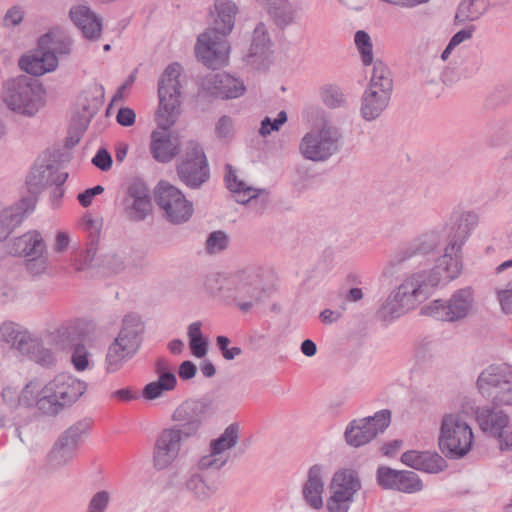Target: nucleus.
Returning <instances> with one entry per match:
<instances>
[{
	"instance_id": "nucleus-1",
	"label": "nucleus",
	"mask_w": 512,
	"mask_h": 512,
	"mask_svg": "<svg viewBox=\"0 0 512 512\" xmlns=\"http://www.w3.org/2000/svg\"><path fill=\"white\" fill-rule=\"evenodd\" d=\"M182 67L179 63L169 64L158 82L159 107L156 114L158 127L163 132L154 131L151 135L150 150L155 160L169 162L179 153L167 131L176 123L180 115L181 91L179 77Z\"/></svg>"
},
{
	"instance_id": "nucleus-2",
	"label": "nucleus",
	"mask_w": 512,
	"mask_h": 512,
	"mask_svg": "<svg viewBox=\"0 0 512 512\" xmlns=\"http://www.w3.org/2000/svg\"><path fill=\"white\" fill-rule=\"evenodd\" d=\"M442 282L445 283L444 276L434 267L406 275L381 303L375 314L376 319L390 324L425 301Z\"/></svg>"
},
{
	"instance_id": "nucleus-3",
	"label": "nucleus",
	"mask_w": 512,
	"mask_h": 512,
	"mask_svg": "<svg viewBox=\"0 0 512 512\" xmlns=\"http://www.w3.org/2000/svg\"><path fill=\"white\" fill-rule=\"evenodd\" d=\"M219 290L225 301L242 313L252 311L266 298L263 278L256 269H247L233 275Z\"/></svg>"
},
{
	"instance_id": "nucleus-4",
	"label": "nucleus",
	"mask_w": 512,
	"mask_h": 512,
	"mask_svg": "<svg viewBox=\"0 0 512 512\" xmlns=\"http://www.w3.org/2000/svg\"><path fill=\"white\" fill-rule=\"evenodd\" d=\"M144 325L139 315H125L117 337L109 345L105 357V369L108 373L119 371L132 359L142 344Z\"/></svg>"
},
{
	"instance_id": "nucleus-5",
	"label": "nucleus",
	"mask_w": 512,
	"mask_h": 512,
	"mask_svg": "<svg viewBox=\"0 0 512 512\" xmlns=\"http://www.w3.org/2000/svg\"><path fill=\"white\" fill-rule=\"evenodd\" d=\"M86 389L84 381L67 373L58 374L41 389L38 409L44 414L55 415L76 402Z\"/></svg>"
},
{
	"instance_id": "nucleus-6",
	"label": "nucleus",
	"mask_w": 512,
	"mask_h": 512,
	"mask_svg": "<svg viewBox=\"0 0 512 512\" xmlns=\"http://www.w3.org/2000/svg\"><path fill=\"white\" fill-rule=\"evenodd\" d=\"M1 98L8 109L29 118L34 117L44 105L41 86L26 76L6 81Z\"/></svg>"
},
{
	"instance_id": "nucleus-7",
	"label": "nucleus",
	"mask_w": 512,
	"mask_h": 512,
	"mask_svg": "<svg viewBox=\"0 0 512 512\" xmlns=\"http://www.w3.org/2000/svg\"><path fill=\"white\" fill-rule=\"evenodd\" d=\"M478 222L479 217L475 212H464L459 217L455 235L445 247L444 254L436 260L434 266L444 276L445 283L456 279L460 275L462 271V246L478 225Z\"/></svg>"
},
{
	"instance_id": "nucleus-8",
	"label": "nucleus",
	"mask_w": 512,
	"mask_h": 512,
	"mask_svg": "<svg viewBox=\"0 0 512 512\" xmlns=\"http://www.w3.org/2000/svg\"><path fill=\"white\" fill-rule=\"evenodd\" d=\"M474 435L471 427L458 414H447L443 417L439 448L449 459H461L471 450Z\"/></svg>"
},
{
	"instance_id": "nucleus-9",
	"label": "nucleus",
	"mask_w": 512,
	"mask_h": 512,
	"mask_svg": "<svg viewBox=\"0 0 512 512\" xmlns=\"http://www.w3.org/2000/svg\"><path fill=\"white\" fill-rule=\"evenodd\" d=\"M477 388L495 406H512V366H488L478 376Z\"/></svg>"
},
{
	"instance_id": "nucleus-10",
	"label": "nucleus",
	"mask_w": 512,
	"mask_h": 512,
	"mask_svg": "<svg viewBox=\"0 0 512 512\" xmlns=\"http://www.w3.org/2000/svg\"><path fill=\"white\" fill-rule=\"evenodd\" d=\"M176 172L179 180L190 189H200L210 178V168L199 143L189 141L185 153L177 163Z\"/></svg>"
},
{
	"instance_id": "nucleus-11",
	"label": "nucleus",
	"mask_w": 512,
	"mask_h": 512,
	"mask_svg": "<svg viewBox=\"0 0 512 512\" xmlns=\"http://www.w3.org/2000/svg\"><path fill=\"white\" fill-rule=\"evenodd\" d=\"M341 140V130L325 124L320 130L307 133L302 138L300 151L305 159L324 162L339 151Z\"/></svg>"
},
{
	"instance_id": "nucleus-12",
	"label": "nucleus",
	"mask_w": 512,
	"mask_h": 512,
	"mask_svg": "<svg viewBox=\"0 0 512 512\" xmlns=\"http://www.w3.org/2000/svg\"><path fill=\"white\" fill-rule=\"evenodd\" d=\"M474 302L471 288L456 290L448 300L436 299L422 307L424 315L439 321L457 322L466 318Z\"/></svg>"
},
{
	"instance_id": "nucleus-13",
	"label": "nucleus",
	"mask_w": 512,
	"mask_h": 512,
	"mask_svg": "<svg viewBox=\"0 0 512 512\" xmlns=\"http://www.w3.org/2000/svg\"><path fill=\"white\" fill-rule=\"evenodd\" d=\"M390 421L391 412L387 409L380 410L373 416L353 419L345 427L344 440L350 447H362L383 433Z\"/></svg>"
},
{
	"instance_id": "nucleus-14",
	"label": "nucleus",
	"mask_w": 512,
	"mask_h": 512,
	"mask_svg": "<svg viewBox=\"0 0 512 512\" xmlns=\"http://www.w3.org/2000/svg\"><path fill=\"white\" fill-rule=\"evenodd\" d=\"M92 427L90 418L81 419L60 434L54 443L50 453L49 461L55 467H62L73 461L83 438Z\"/></svg>"
},
{
	"instance_id": "nucleus-15",
	"label": "nucleus",
	"mask_w": 512,
	"mask_h": 512,
	"mask_svg": "<svg viewBox=\"0 0 512 512\" xmlns=\"http://www.w3.org/2000/svg\"><path fill=\"white\" fill-rule=\"evenodd\" d=\"M155 200L172 224L187 222L193 214L192 203L180 189L168 182L161 181L158 184Z\"/></svg>"
},
{
	"instance_id": "nucleus-16",
	"label": "nucleus",
	"mask_w": 512,
	"mask_h": 512,
	"mask_svg": "<svg viewBox=\"0 0 512 512\" xmlns=\"http://www.w3.org/2000/svg\"><path fill=\"white\" fill-rule=\"evenodd\" d=\"M211 408L207 399L187 400L180 404L173 413V420L185 439L197 435Z\"/></svg>"
},
{
	"instance_id": "nucleus-17",
	"label": "nucleus",
	"mask_w": 512,
	"mask_h": 512,
	"mask_svg": "<svg viewBox=\"0 0 512 512\" xmlns=\"http://www.w3.org/2000/svg\"><path fill=\"white\" fill-rule=\"evenodd\" d=\"M229 49L227 38L223 34L207 29L198 36L195 53L205 66L217 69L227 62Z\"/></svg>"
},
{
	"instance_id": "nucleus-18",
	"label": "nucleus",
	"mask_w": 512,
	"mask_h": 512,
	"mask_svg": "<svg viewBox=\"0 0 512 512\" xmlns=\"http://www.w3.org/2000/svg\"><path fill=\"white\" fill-rule=\"evenodd\" d=\"M184 435L177 427L163 429L153 447V464L157 470L168 468L178 458Z\"/></svg>"
},
{
	"instance_id": "nucleus-19",
	"label": "nucleus",
	"mask_w": 512,
	"mask_h": 512,
	"mask_svg": "<svg viewBox=\"0 0 512 512\" xmlns=\"http://www.w3.org/2000/svg\"><path fill=\"white\" fill-rule=\"evenodd\" d=\"M443 241L441 230L432 229L423 232L399 249L390 260L392 266H397L416 255H428L435 252Z\"/></svg>"
},
{
	"instance_id": "nucleus-20",
	"label": "nucleus",
	"mask_w": 512,
	"mask_h": 512,
	"mask_svg": "<svg viewBox=\"0 0 512 512\" xmlns=\"http://www.w3.org/2000/svg\"><path fill=\"white\" fill-rule=\"evenodd\" d=\"M377 483L384 489H392L412 494L422 490L423 483L419 476L408 470H395L387 466L377 469Z\"/></svg>"
},
{
	"instance_id": "nucleus-21",
	"label": "nucleus",
	"mask_w": 512,
	"mask_h": 512,
	"mask_svg": "<svg viewBox=\"0 0 512 512\" xmlns=\"http://www.w3.org/2000/svg\"><path fill=\"white\" fill-rule=\"evenodd\" d=\"M203 86L209 94L222 100L239 98L246 91L244 82L227 72L207 76Z\"/></svg>"
},
{
	"instance_id": "nucleus-22",
	"label": "nucleus",
	"mask_w": 512,
	"mask_h": 512,
	"mask_svg": "<svg viewBox=\"0 0 512 512\" xmlns=\"http://www.w3.org/2000/svg\"><path fill=\"white\" fill-rule=\"evenodd\" d=\"M61 172L58 165L50 159L36 160L32 166L29 174L26 177V185L31 197L26 199H35L37 202V195L40 194L48 186H51L56 179V176Z\"/></svg>"
},
{
	"instance_id": "nucleus-23",
	"label": "nucleus",
	"mask_w": 512,
	"mask_h": 512,
	"mask_svg": "<svg viewBox=\"0 0 512 512\" xmlns=\"http://www.w3.org/2000/svg\"><path fill=\"white\" fill-rule=\"evenodd\" d=\"M271 54V40L264 23H258L254 28L252 42L245 57L247 65L254 69H266Z\"/></svg>"
},
{
	"instance_id": "nucleus-24",
	"label": "nucleus",
	"mask_w": 512,
	"mask_h": 512,
	"mask_svg": "<svg viewBox=\"0 0 512 512\" xmlns=\"http://www.w3.org/2000/svg\"><path fill=\"white\" fill-rule=\"evenodd\" d=\"M182 485L193 500L201 503L209 501L219 490L217 480L210 479L204 473L193 471V469L183 476Z\"/></svg>"
},
{
	"instance_id": "nucleus-25",
	"label": "nucleus",
	"mask_w": 512,
	"mask_h": 512,
	"mask_svg": "<svg viewBox=\"0 0 512 512\" xmlns=\"http://www.w3.org/2000/svg\"><path fill=\"white\" fill-rule=\"evenodd\" d=\"M14 349L43 367L50 368L55 365L54 353L44 346L41 339L29 332L21 336Z\"/></svg>"
},
{
	"instance_id": "nucleus-26",
	"label": "nucleus",
	"mask_w": 512,
	"mask_h": 512,
	"mask_svg": "<svg viewBox=\"0 0 512 512\" xmlns=\"http://www.w3.org/2000/svg\"><path fill=\"white\" fill-rule=\"evenodd\" d=\"M69 16L84 38L97 40L101 36L102 19L89 6L84 4L72 6Z\"/></svg>"
},
{
	"instance_id": "nucleus-27",
	"label": "nucleus",
	"mask_w": 512,
	"mask_h": 512,
	"mask_svg": "<svg viewBox=\"0 0 512 512\" xmlns=\"http://www.w3.org/2000/svg\"><path fill=\"white\" fill-rule=\"evenodd\" d=\"M7 252L13 256L32 257L35 261L46 252V244L38 231H29L8 242Z\"/></svg>"
},
{
	"instance_id": "nucleus-28",
	"label": "nucleus",
	"mask_w": 512,
	"mask_h": 512,
	"mask_svg": "<svg viewBox=\"0 0 512 512\" xmlns=\"http://www.w3.org/2000/svg\"><path fill=\"white\" fill-rule=\"evenodd\" d=\"M401 462L415 470L436 474L443 471L447 463L437 452L409 450L401 455Z\"/></svg>"
},
{
	"instance_id": "nucleus-29",
	"label": "nucleus",
	"mask_w": 512,
	"mask_h": 512,
	"mask_svg": "<svg viewBox=\"0 0 512 512\" xmlns=\"http://www.w3.org/2000/svg\"><path fill=\"white\" fill-rule=\"evenodd\" d=\"M34 209L35 199H21L17 205L0 211V242L5 240Z\"/></svg>"
},
{
	"instance_id": "nucleus-30",
	"label": "nucleus",
	"mask_w": 512,
	"mask_h": 512,
	"mask_svg": "<svg viewBox=\"0 0 512 512\" xmlns=\"http://www.w3.org/2000/svg\"><path fill=\"white\" fill-rule=\"evenodd\" d=\"M57 56L49 50L38 49L31 55H25L19 60V67L28 74L42 76L56 69Z\"/></svg>"
},
{
	"instance_id": "nucleus-31",
	"label": "nucleus",
	"mask_w": 512,
	"mask_h": 512,
	"mask_svg": "<svg viewBox=\"0 0 512 512\" xmlns=\"http://www.w3.org/2000/svg\"><path fill=\"white\" fill-rule=\"evenodd\" d=\"M390 93L366 88L361 96L360 115L366 121L376 120L387 109Z\"/></svg>"
},
{
	"instance_id": "nucleus-32",
	"label": "nucleus",
	"mask_w": 512,
	"mask_h": 512,
	"mask_svg": "<svg viewBox=\"0 0 512 512\" xmlns=\"http://www.w3.org/2000/svg\"><path fill=\"white\" fill-rule=\"evenodd\" d=\"M324 492L323 466L315 464L308 470L307 480L303 485L302 494L307 505L319 510L323 507Z\"/></svg>"
},
{
	"instance_id": "nucleus-33",
	"label": "nucleus",
	"mask_w": 512,
	"mask_h": 512,
	"mask_svg": "<svg viewBox=\"0 0 512 512\" xmlns=\"http://www.w3.org/2000/svg\"><path fill=\"white\" fill-rule=\"evenodd\" d=\"M476 419L483 432L497 439L502 436V433L510 425L509 416L493 407L478 409Z\"/></svg>"
},
{
	"instance_id": "nucleus-34",
	"label": "nucleus",
	"mask_w": 512,
	"mask_h": 512,
	"mask_svg": "<svg viewBox=\"0 0 512 512\" xmlns=\"http://www.w3.org/2000/svg\"><path fill=\"white\" fill-rule=\"evenodd\" d=\"M266 10L274 24L284 29L295 22L296 10L288 0H256Z\"/></svg>"
},
{
	"instance_id": "nucleus-35",
	"label": "nucleus",
	"mask_w": 512,
	"mask_h": 512,
	"mask_svg": "<svg viewBox=\"0 0 512 512\" xmlns=\"http://www.w3.org/2000/svg\"><path fill=\"white\" fill-rule=\"evenodd\" d=\"M215 10L217 12V18L214 21V26L209 29L215 30L218 34H223V36L227 38L235 24L237 6L231 0H216Z\"/></svg>"
},
{
	"instance_id": "nucleus-36",
	"label": "nucleus",
	"mask_w": 512,
	"mask_h": 512,
	"mask_svg": "<svg viewBox=\"0 0 512 512\" xmlns=\"http://www.w3.org/2000/svg\"><path fill=\"white\" fill-rule=\"evenodd\" d=\"M360 489L361 481L358 473L353 469L339 470L332 478L331 490H340V492L345 493V495L354 498Z\"/></svg>"
},
{
	"instance_id": "nucleus-37",
	"label": "nucleus",
	"mask_w": 512,
	"mask_h": 512,
	"mask_svg": "<svg viewBox=\"0 0 512 512\" xmlns=\"http://www.w3.org/2000/svg\"><path fill=\"white\" fill-rule=\"evenodd\" d=\"M177 385V378L174 373H163L156 381L146 384L142 390V396L146 400H155L165 392L172 391Z\"/></svg>"
},
{
	"instance_id": "nucleus-38",
	"label": "nucleus",
	"mask_w": 512,
	"mask_h": 512,
	"mask_svg": "<svg viewBox=\"0 0 512 512\" xmlns=\"http://www.w3.org/2000/svg\"><path fill=\"white\" fill-rule=\"evenodd\" d=\"M367 88L392 94L393 79L390 69L382 61L374 62L372 75Z\"/></svg>"
},
{
	"instance_id": "nucleus-39",
	"label": "nucleus",
	"mask_w": 512,
	"mask_h": 512,
	"mask_svg": "<svg viewBox=\"0 0 512 512\" xmlns=\"http://www.w3.org/2000/svg\"><path fill=\"white\" fill-rule=\"evenodd\" d=\"M491 0H462L458 6L456 19L475 21L483 16L490 7Z\"/></svg>"
},
{
	"instance_id": "nucleus-40",
	"label": "nucleus",
	"mask_w": 512,
	"mask_h": 512,
	"mask_svg": "<svg viewBox=\"0 0 512 512\" xmlns=\"http://www.w3.org/2000/svg\"><path fill=\"white\" fill-rule=\"evenodd\" d=\"M240 427L238 423H231L228 425L219 437L210 442L209 448L213 450L214 454H220L230 450L236 446L239 441Z\"/></svg>"
},
{
	"instance_id": "nucleus-41",
	"label": "nucleus",
	"mask_w": 512,
	"mask_h": 512,
	"mask_svg": "<svg viewBox=\"0 0 512 512\" xmlns=\"http://www.w3.org/2000/svg\"><path fill=\"white\" fill-rule=\"evenodd\" d=\"M126 217L132 222L144 221L152 212L151 198L122 200Z\"/></svg>"
},
{
	"instance_id": "nucleus-42",
	"label": "nucleus",
	"mask_w": 512,
	"mask_h": 512,
	"mask_svg": "<svg viewBox=\"0 0 512 512\" xmlns=\"http://www.w3.org/2000/svg\"><path fill=\"white\" fill-rule=\"evenodd\" d=\"M224 180L227 189L232 193H243L245 195L246 193L254 192V194L249 195L247 199L241 200V203L252 202L253 200L257 199L259 192H265V190L253 189L252 187L247 186L243 181L239 180L232 165L230 164H226V174Z\"/></svg>"
},
{
	"instance_id": "nucleus-43",
	"label": "nucleus",
	"mask_w": 512,
	"mask_h": 512,
	"mask_svg": "<svg viewBox=\"0 0 512 512\" xmlns=\"http://www.w3.org/2000/svg\"><path fill=\"white\" fill-rule=\"evenodd\" d=\"M320 97L322 102L331 109L339 108L345 105L346 98L341 88L326 84L320 88Z\"/></svg>"
},
{
	"instance_id": "nucleus-44",
	"label": "nucleus",
	"mask_w": 512,
	"mask_h": 512,
	"mask_svg": "<svg viewBox=\"0 0 512 512\" xmlns=\"http://www.w3.org/2000/svg\"><path fill=\"white\" fill-rule=\"evenodd\" d=\"M41 397L40 384L37 380H31L28 382L21 393L19 394L18 404L19 407L31 408L33 406L38 407V402Z\"/></svg>"
},
{
	"instance_id": "nucleus-45",
	"label": "nucleus",
	"mask_w": 512,
	"mask_h": 512,
	"mask_svg": "<svg viewBox=\"0 0 512 512\" xmlns=\"http://www.w3.org/2000/svg\"><path fill=\"white\" fill-rule=\"evenodd\" d=\"M354 498L345 493L331 490V496L326 501V508L329 512H348Z\"/></svg>"
},
{
	"instance_id": "nucleus-46",
	"label": "nucleus",
	"mask_w": 512,
	"mask_h": 512,
	"mask_svg": "<svg viewBox=\"0 0 512 512\" xmlns=\"http://www.w3.org/2000/svg\"><path fill=\"white\" fill-rule=\"evenodd\" d=\"M355 44L361 54L362 62L365 66L373 63L372 42L369 34L363 30L355 33Z\"/></svg>"
},
{
	"instance_id": "nucleus-47",
	"label": "nucleus",
	"mask_w": 512,
	"mask_h": 512,
	"mask_svg": "<svg viewBox=\"0 0 512 512\" xmlns=\"http://www.w3.org/2000/svg\"><path fill=\"white\" fill-rule=\"evenodd\" d=\"M226 463V457L220 454H214L213 450L210 449L209 454L200 457V459L197 462L196 469H193V471L203 473L210 469L220 470L225 466Z\"/></svg>"
},
{
	"instance_id": "nucleus-48",
	"label": "nucleus",
	"mask_w": 512,
	"mask_h": 512,
	"mask_svg": "<svg viewBox=\"0 0 512 512\" xmlns=\"http://www.w3.org/2000/svg\"><path fill=\"white\" fill-rule=\"evenodd\" d=\"M27 332V330H21L20 326L13 321H5L0 326L1 339L12 348L17 346L18 340Z\"/></svg>"
},
{
	"instance_id": "nucleus-49",
	"label": "nucleus",
	"mask_w": 512,
	"mask_h": 512,
	"mask_svg": "<svg viewBox=\"0 0 512 512\" xmlns=\"http://www.w3.org/2000/svg\"><path fill=\"white\" fill-rule=\"evenodd\" d=\"M144 198H151L148 186L143 180L139 178L132 179L127 186L123 200L129 201L131 199Z\"/></svg>"
},
{
	"instance_id": "nucleus-50",
	"label": "nucleus",
	"mask_w": 512,
	"mask_h": 512,
	"mask_svg": "<svg viewBox=\"0 0 512 512\" xmlns=\"http://www.w3.org/2000/svg\"><path fill=\"white\" fill-rule=\"evenodd\" d=\"M228 242V236L225 232L221 230L214 231L210 233L206 240V251L209 254L219 253L227 248Z\"/></svg>"
},
{
	"instance_id": "nucleus-51",
	"label": "nucleus",
	"mask_w": 512,
	"mask_h": 512,
	"mask_svg": "<svg viewBox=\"0 0 512 512\" xmlns=\"http://www.w3.org/2000/svg\"><path fill=\"white\" fill-rule=\"evenodd\" d=\"M110 501V493L107 490H100L90 498L86 512H107Z\"/></svg>"
},
{
	"instance_id": "nucleus-52",
	"label": "nucleus",
	"mask_w": 512,
	"mask_h": 512,
	"mask_svg": "<svg viewBox=\"0 0 512 512\" xmlns=\"http://www.w3.org/2000/svg\"><path fill=\"white\" fill-rule=\"evenodd\" d=\"M287 121V114L285 111H280L274 120L270 117H265L261 121L259 133L265 137L273 131H278L279 128Z\"/></svg>"
},
{
	"instance_id": "nucleus-53",
	"label": "nucleus",
	"mask_w": 512,
	"mask_h": 512,
	"mask_svg": "<svg viewBox=\"0 0 512 512\" xmlns=\"http://www.w3.org/2000/svg\"><path fill=\"white\" fill-rule=\"evenodd\" d=\"M68 178L67 172H62L56 176V179L54 180V188L50 192V201L52 203V206L54 208H57L60 206L61 200L64 197L65 189L63 187L64 183L66 182Z\"/></svg>"
},
{
	"instance_id": "nucleus-54",
	"label": "nucleus",
	"mask_w": 512,
	"mask_h": 512,
	"mask_svg": "<svg viewBox=\"0 0 512 512\" xmlns=\"http://www.w3.org/2000/svg\"><path fill=\"white\" fill-rule=\"evenodd\" d=\"M215 134L219 139H230L234 134V122L230 116H221L215 124Z\"/></svg>"
},
{
	"instance_id": "nucleus-55",
	"label": "nucleus",
	"mask_w": 512,
	"mask_h": 512,
	"mask_svg": "<svg viewBox=\"0 0 512 512\" xmlns=\"http://www.w3.org/2000/svg\"><path fill=\"white\" fill-rule=\"evenodd\" d=\"M230 339L227 336L219 335L216 338V345L221 351L225 360H233L242 354V349L238 346L229 347Z\"/></svg>"
},
{
	"instance_id": "nucleus-56",
	"label": "nucleus",
	"mask_w": 512,
	"mask_h": 512,
	"mask_svg": "<svg viewBox=\"0 0 512 512\" xmlns=\"http://www.w3.org/2000/svg\"><path fill=\"white\" fill-rule=\"evenodd\" d=\"M89 352L84 345L78 344L74 347L71 361L78 371H84L89 364Z\"/></svg>"
},
{
	"instance_id": "nucleus-57",
	"label": "nucleus",
	"mask_w": 512,
	"mask_h": 512,
	"mask_svg": "<svg viewBox=\"0 0 512 512\" xmlns=\"http://www.w3.org/2000/svg\"><path fill=\"white\" fill-rule=\"evenodd\" d=\"M112 163V157L105 148L99 149L92 158V164L101 171H108L111 168Z\"/></svg>"
},
{
	"instance_id": "nucleus-58",
	"label": "nucleus",
	"mask_w": 512,
	"mask_h": 512,
	"mask_svg": "<svg viewBox=\"0 0 512 512\" xmlns=\"http://www.w3.org/2000/svg\"><path fill=\"white\" fill-rule=\"evenodd\" d=\"M72 41L67 36H61L51 41V50L55 55H67L71 52Z\"/></svg>"
},
{
	"instance_id": "nucleus-59",
	"label": "nucleus",
	"mask_w": 512,
	"mask_h": 512,
	"mask_svg": "<svg viewBox=\"0 0 512 512\" xmlns=\"http://www.w3.org/2000/svg\"><path fill=\"white\" fill-rule=\"evenodd\" d=\"M104 191V187L101 185H96L92 188H88L83 192L79 193L77 199L80 205L84 208H87L91 205L93 198L97 195L102 194Z\"/></svg>"
},
{
	"instance_id": "nucleus-60",
	"label": "nucleus",
	"mask_w": 512,
	"mask_h": 512,
	"mask_svg": "<svg viewBox=\"0 0 512 512\" xmlns=\"http://www.w3.org/2000/svg\"><path fill=\"white\" fill-rule=\"evenodd\" d=\"M136 114L133 109L129 107H122L118 110L116 121L123 127H130L135 123Z\"/></svg>"
},
{
	"instance_id": "nucleus-61",
	"label": "nucleus",
	"mask_w": 512,
	"mask_h": 512,
	"mask_svg": "<svg viewBox=\"0 0 512 512\" xmlns=\"http://www.w3.org/2000/svg\"><path fill=\"white\" fill-rule=\"evenodd\" d=\"M189 347L192 355L203 358L208 351V343L204 337L189 340Z\"/></svg>"
},
{
	"instance_id": "nucleus-62",
	"label": "nucleus",
	"mask_w": 512,
	"mask_h": 512,
	"mask_svg": "<svg viewBox=\"0 0 512 512\" xmlns=\"http://www.w3.org/2000/svg\"><path fill=\"white\" fill-rule=\"evenodd\" d=\"M476 27L474 25H471L467 28H464L458 32H456L450 39L449 44L456 48L458 45H460L462 42L470 39L473 36V33L475 31Z\"/></svg>"
},
{
	"instance_id": "nucleus-63",
	"label": "nucleus",
	"mask_w": 512,
	"mask_h": 512,
	"mask_svg": "<svg viewBox=\"0 0 512 512\" xmlns=\"http://www.w3.org/2000/svg\"><path fill=\"white\" fill-rule=\"evenodd\" d=\"M497 298L504 313H512V287L497 292Z\"/></svg>"
},
{
	"instance_id": "nucleus-64",
	"label": "nucleus",
	"mask_w": 512,
	"mask_h": 512,
	"mask_svg": "<svg viewBox=\"0 0 512 512\" xmlns=\"http://www.w3.org/2000/svg\"><path fill=\"white\" fill-rule=\"evenodd\" d=\"M1 398L4 404H6L9 408H17L19 407L18 399L19 393L16 389L11 387H6L2 390Z\"/></svg>"
}]
</instances>
